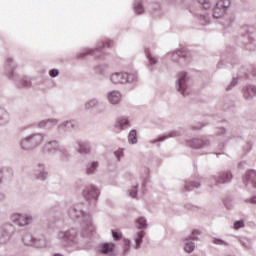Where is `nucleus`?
I'll use <instances>...</instances> for the list:
<instances>
[{
    "instance_id": "f257e3e1",
    "label": "nucleus",
    "mask_w": 256,
    "mask_h": 256,
    "mask_svg": "<svg viewBox=\"0 0 256 256\" xmlns=\"http://www.w3.org/2000/svg\"><path fill=\"white\" fill-rule=\"evenodd\" d=\"M43 136L41 134H36L30 138H26L22 141L21 145L23 149H31L33 145H39V143H42Z\"/></svg>"
},
{
    "instance_id": "f03ea898",
    "label": "nucleus",
    "mask_w": 256,
    "mask_h": 256,
    "mask_svg": "<svg viewBox=\"0 0 256 256\" xmlns=\"http://www.w3.org/2000/svg\"><path fill=\"white\" fill-rule=\"evenodd\" d=\"M12 221L19 225V227H25V225H29L30 222L33 221L31 216H23L21 214H13Z\"/></svg>"
},
{
    "instance_id": "7ed1b4c3",
    "label": "nucleus",
    "mask_w": 256,
    "mask_h": 256,
    "mask_svg": "<svg viewBox=\"0 0 256 256\" xmlns=\"http://www.w3.org/2000/svg\"><path fill=\"white\" fill-rule=\"evenodd\" d=\"M112 83H115V85H119L121 83H127L129 81V78L127 76V73H115L111 76Z\"/></svg>"
},
{
    "instance_id": "20e7f679",
    "label": "nucleus",
    "mask_w": 256,
    "mask_h": 256,
    "mask_svg": "<svg viewBox=\"0 0 256 256\" xmlns=\"http://www.w3.org/2000/svg\"><path fill=\"white\" fill-rule=\"evenodd\" d=\"M83 196L86 199H97L99 197V190L93 186H88L84 191H83Z\"/></svg>"
},
{
    "instance_id": "39448f33",
    "label": "nucleus",
    "mask_w": 256,
    "mask_h": 256,
    "mask_svg": "<svg viewBox=\"0 0 256 256\" xmlns=\"http://www.w3.org/2000/svg\"><path fill=\"white\" fill-rule=\"evenodd\" d=\"M230 5L231 1L229 0H219L214 9V13H217V11H223V9H227Z\"/></svg>"
},
{
    "instance_id": "423d86ee",
    "label": "nucleus",
    "mask_w": 256,
    "mask_h": 256,
    "mask_svg": "<svg viewBox=\"0 0 256 256\" xmlns=\"http://www.w3.org/2000/svg\"><path fill=\"white\" fill-rule=\"evenodd\" d=\"M108 99L110 103H112L113 105H117V103L121 102V93L113 91L108 95Z\"/></svg>"
},
{
    "instance_id": "0eeeda50",
    "label": "nucleus",
    "mask_w": 256,
    "mask_h": 256,
    "mask_svg": "<svg viewBox=\"0 0 256 256\" xmlns=\"http://www.w3.org/2000/svg\"><path fill=\"white\" fill-rule=\"evenodd\" d=\"M115 250V244L113 243H104L101 246V253H103L104 255H107L109 253H113V251Z\"/></svg>"
},
{
    "instance_id": "6e6552de",
    "label": "nucleus",
    "mask_w": 256,
    "mask_h": 256,
    "mask_svg": "<svg viewBox=\"0 0 256 256\" xmlns=\"http://www.w3.org/2000/svg\"><path fill=\"white\" fill-rule=\"evenodd\" d=\"M185 77H187V74L185 72H181L179 74V79H178L179 91H182L183 95H185V87L183 86L185 83Z\"/></svg>"
},
{
    "instance_id": "1a4fd4ad",
    "label": "nucleus",
    "mask_w": 256,
    "mask_h": 256,
    "mask_svg": "<svg viewBox=\"0 0 256 256\" xmlns=\"http://www.w3.org/2000/svg\"><path fill=\"white\" fill-rule=\"evenodd\" d=\"M232 177L233 176L231 175L230 172H223L220 175L219 180H217V183H227V181H231Z\"/></svg>"
},
{
    "instance_id": "9d476101",
    "label": "nucleus",
    "mask_w": 256,
    "mask_h": 256,
    "mask_svg": "<svg viewBox=\"0 0 256 256\" xmlns=\"http://www.w3.org/2000/svg\"><path fill=\"white\" fill-rule=\"evenodd\" d=\"M246 179L252 181L254 187H256V172L254 170H250L246 173Z\"/></svg>"
},
{
    "instance_id": "9b49d317",
    "label": "nucleus",
    "mask_w": 256,
    "mask_h": 256,
    "mask_svg": "<svg viewBox=\"0 0 256 256\" xmlns=\"http://www.w3.org/2000/svg\"><path fill=\"white\" fill-rule=\"evenodd\" d=\"M255 95H256V88L255 87H251L246 92H244V97L246 99H249V97H255Z\"/></svg>"
},
{
    "instance_id": "f8f14e48",
    "label": "nucleus",
    "mask_w": 256,
    "mask_h": 256,
    "mask_svg": "<svg viewBox=\"0 0 256 256\" xmlns=\"http://www.w3.org/2000/svg\"><path fill=\"white\" fill-rule=\"evenodd\" d=\"M136 225L138 229H145V227H147V220H145V218H139L136 221Z\"/></svg>"
},
{
    "instance_id": "ddd939ff",
    "label": "nucleus",
    "mask_w": 256,
    "mask_h": 256,
    "mask_svg": "<svg viewBox=\"0 0 256 256\" xmlns=\"http://www.w3.org/2000/svg\"><path fill=\"white\" fill-rule=\"evenodd\" d=\"M143 237H145V232L141 231L138 234V238L136 239V249H139V247H141V243L143 242Z\"/></svg>"
},
{
    "instance_id": "4468645a",
    "label": "nucleus",
    "mask_w": 256,
    "mask_h": 256,
    "mask_svg": "<svg viewBox=\"0 0 256 256\" xmlns=\"http://www.w3.org/2000/svg\"><path fill=\"white\" fill-rule=\"evenodd\" d=\"M203 9H211V0H198Z\"/></svg>"
},
{
    "instance_id": "2eb2a0df",
    "label": "nucleus",
    "mask_w": 256,
    "mask_h": 256,
    "mask_svg": "<svg viewBox=\"0 0 256 256\" xmlns=\"http://www.w3.org/2000/svg\"><path fill=\"white\" fill-rule=\"evenodd\" d=\"M184 249L186 253H193V251H195V244H193V242L186 243Z\"/></svg>"
},
{
    "instance_id": "dca6fc26",
    "label": "nucleus",
    "mask_w": 256,
    "mask_h": 256,
    "mask_svg": "<svg viewBox=\"0 0 256 256\" xmlns=\"http://www.w3.org/2000/svg\"><path fill=\"white\" fill-rule=\"evenodd\" d=\"M129 141L130 143H136L137 142V131L132 130L129 134Z\"/></svg>"
},
{
    "instance_id": "f3484780",
    "label": "nucleus",
    "mask_w": 256,
    "mask_h": 256,
    "mask_svg": "<svg viewBox=\"0 0 256 256\" xmlns=\"http://www.w3.org/2000/svg\"><path fill=\"white\" fill-rule=\"evenodd\" d=\"M97 167H99V163L92 162L91 166L87 168L88 175H91V173H95V169H97Z\"/></svg>"
},
{
    "instance_id": "a211bd4d",
    "label": "nucleus",
    "mask_w": 256,
    "mask_h": 256,
    "mask_svg": "<svg viewBox=\"0 0 256 256\" xmlns=\"http://www.w3.org/2000/svg\"><path fill=\"white\" fill-rule=\"evenodd\" d=\"M127 77H128L127 83H133V81H137L136 73L127 74Z\"/></svg>"
},
{
    "instance_id": "6ab92c4d",
    "label": "nucleus",
    "mask_w": 256,
    "mask_h": 256,
    "mask_svg": "<svg viewBox=\"0 0 256 256\" xmlns=\"http://www.w3.org/2000/svg\"><path fill=\"white\" fill-rule=\"evenodd\" d=\"M118 123L122 129L123 127H129V120H127V118H123Z\"/></svg>"
},
{
    "instance_id": "aec40b11",
    "label": "nucleus",
    "mask_w": 256,
    "mask_h": 256,
    "mask_svg": "<svg viewBox=\"0 0 256 256\" xmlns=\"http://www.w3.org/2000/svg\"><path fill=\"white\" fill-rule=\"evenodd\" d=\"M79 153H89V147H87V144H80Z\"/></svg>"
},
{
    "instance_id": "412c9836",
    "label": "nucleus",
    "mask_w": 256,
    "mask_h": 256,
    "mask_svg": "<svg viewBox=\"0 0 256 256\" xmlns=\"http://www.w3.org/2000/svg\"><path fill=\"white\" fill-rule=\"evenodd\" d=\"M241 227H245V223L243 221L240 220L234 223V229H241Z\"/></svg>"
},
{
    "instance_id": "4be33fe9",
    "label": "nucleus",
    "mask_w": 256,
    "mask_h": 256,
    "mask_svg": "<svg viewBox=\"0 0 256 256\" xmlns=\"http://www.w3.org/2000/svg\"><path fill=\"white\" fill-rule=\"evenodd\" d=\"M147 58L149 59L151 65H155V63H157V59L153 57L151 54H147Z\"/></svg>"
},
{
    "instance_id": "5701e85b",
    "label": "nucleus",
    "mask_w": 256,
    "mask_h": 256,
    "mask_svg": "<svg viewBox=\"0 0 256 256\" xmlns=\"http://www.w3.org/2000/svg\"><path fill=\"white\" fill-rule=\"evenodd\" d=\"M113 238L118 241V239H121V232L112 231Z\"/></svg>"
},
{
    "instance_id": "b1692460",
    "label": "nucleus",
    "mask_w": 256,
    "mask_h": 256,
    "mask_svg": "<svg viewBox=\"0 0 256 256\" xmlns=\"http://www.w3.org/2000/svg\"><path fill=\"white\" fill-rule=\"evenodd\" d=\"M114 155H116V157H117V159H118V161H119V159H121V157H123V150H122V149H118V150L114 153Z\"/></svg>"
},
{
    "instance_id": "393cba45",
    "label": "nucleus",
    "mask_w": 256,
    "mask_h": 256,
    "mask_svg": "<svg viewBox=\"0 0 256 256\" xmlns=\"http://www.w3.org/2000/svg\"><path fill=\"white\" fill-rule=\"evenodd\" d=\"M89 54H92V55H101V51L99 50H88L86 55H89Z\"/></svg>"
},
{
    "instance_id": "a878e982",
    "label": "nucleus",
    "mask_w": 256,
    "mask_h": 256,
    "mask_svg": "<svg viewBox=\"0 0 256 256\" xmlns=\"http://www.w3.org/2000/svg\"><path fill=\"white\" fill-rule=\"evenodd\" d=\"M49 75L50 77H57V75H59V70L57 69L50 70Z\"/></svg>"
},
{
    "instance_id": "bb28decb",
    "label": "nucleus",
    "mask_w": 256,
    "mask_h": 256,
    "mask_svg": "<svg viewBox=\"0 0 256 256\" xmlns=\"http://www.w3.org/2000/svg\"><path fill=\"white\" fill-rule=\"evenodd\" d=\"M135 12L138 14V15H141V13H143V6L141 5H138L135 7Z\"/></svg>"
},
{
    "instance_id": "cd10ccee",
    "label": "nucleus",
    "mask_w": 256,
    "mask_h": 256,
    "mask_svg": "<svg viewBox=\"0 0 256 256\" xmlns=\"http://www.w3.org/2000/svg\"><path fill=\"white\" fill-rule=\"evenodd\" d=\"M176 55H178V57H187V52L177 51Z\"/></svg>"
},
{
    "instance_id": "c85d7f7f",
    "label": "nucleus",
    "mask_w": 256,
    "mask_h": 256,
    "mask_svg": "<svg viewBox=\"0 0 256 256\" xmlns=\"http://www.w3.org/2000/svg\"><path fill=\"white\" fill-rule=\"evenodd\" d=\"M59 237L61 238V237H66V239H70L69 238V234L68 233H63V232H61L60 234H59Z\"/></svg>"
},
{
    "instance_id": "c756f323",
    "label": "nucleus",
    "mask_w": 256,
    "mask_h": 256,
    "mask_svg": "<svg viewBox=\"0 0 256 256\" xmlns=\"http://www.w3.org/2000/svg\"><path fill=\"white\" fill-rule=\"evenodd\" d=\"M193 238L192 239H197V237H195V235H200V232L195 230L192 232Z\"/></svg>"
},
{
    "instance_id": "7c9ffc66",
    "label": "nucleus",
    "mask_w": 256,
    "mask_h": 256,
    "mask_svg": "<svg viewBox=\"0 0 256 256\" xmlns=\"http://www.w3.org/2000/svg\"><path fill=\"white\" fill-rule=\"evenodd\" d=\"M130 195L133 198L137 197V190H134V191L130 192Z\"/></svg>"
},
{
    "instance_id": "2f4dec72",
    "label": "nucleus",
    "mask_w": 256,
    "mask_h": 256,
    "mask_svg": "<svg viewBox=\"0 0 256 256\" xmlns=\"http://www.w3.org/2000/svg\"><path fill=\"white\" fill-rule=\"evenodd\" d=\"M124 243H125V245H127V247H129V245H131V242L129 240H125Z\"/></svg>"
},
{
    "instance_id": "473e14b6",
    "label": "nucleus",
    "mask_w": 256,
    "mask_h": 256,
    "mask_svg": "<svg viewBox=\"0 0 256 256\" xmlns=\"http://www.w3.org/2000/svg\"><path fill=\"white\" fill-rule=\"evenodd\" d=\"M195 147H196V149H201V147H203V145L199 144V145H197Z\"/></svg>"
},
{
    "instance_id": "72a5a7b5",
    "label": "nucleus",
    "mask_w": 256,
    "mask_h": 256,
    "mask_svg": "<svg viewBox=\"0 0 256 256\" xmlns=\"http://www.w3.org/2000/svg\"><path fill=\"white\" fill-rule=\"evenodd\" d=\"M106 45L109 47L111 46V42H106Z\"/></svg>"
},
{
    "instance_id": "f704fd0d",
    "label": "nucleus",
    "mask_w": 256,
    "mask_h": 256,
    "mask_svg": "<svg viewBox=\"0 0 256 256\" xmlns=\"http://www.w3.org/2000/svg\"><path fill=\"white\" fill-rule=\"evenodd\" d=\"M251 203H256V200H251Z\"/></svg>"
},
{
    "instance_id": "c9c22d12",
    "label": "nucleus",
    "mask_w": 256,
    "mask_h": 256,
    "mask_svg": "<svg viewBox=\"0 0 256 256\" xmlns=\"http://www.w3.org/2000/svg\"><path fill=\"white\" fill-rule=\"evenodd\" d=\"M197 141V143H201V140H196Z\"/></svg>"
}]
</instances>
